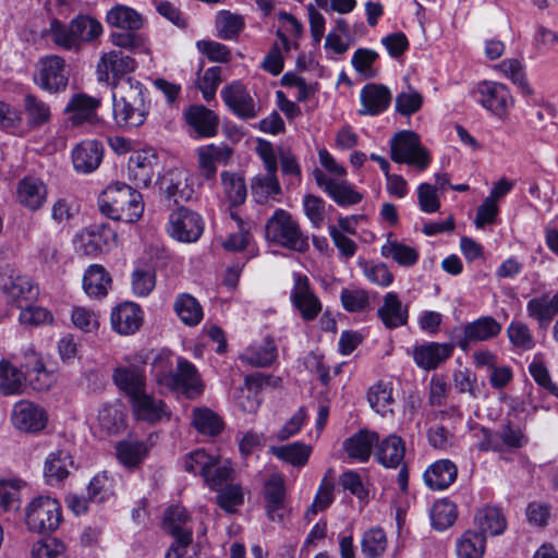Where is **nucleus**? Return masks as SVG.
Returning <instances> with one entry per match:
<instances>
[{"instance_id":"obj_8","label":"nucleus","mask_w":558,"mask_h":558,"mask_svg":"<svg viewBox=\"0 0 558 558\" xmlns=\"http://www.w3.org/2000/svg\"><path fill=\"white\" fill-rule=\"evenodd\" d=\"M502 327L492 316H482L473 322L454 327L450 332V339L463 352L470 350V345L476 342L487 341L497 337Z\"/></svg>"},{"instance_id":"obj_15","label":"nucleus","mask_w":558,"mask_h":558,"mask_svg":"<svg viewBox=\"0 0 558 558\" xmlns=\"http://www.w3.org/2000/svg\"><path fill=\"white\" fill-rule=\"evenodd\" d=\"M0 289L5 294L7 301L17 307H23V303L32 302L39 294L38 287L31 278L14 272L1 275Z\"/></svg>"},{"instance_id":"obj_59","label":"nucleus","mask_w":558,"mask_h":558,"mask_svg":"<svg viewBox=\"0 0 558 558\" xmlns=\"http://www.w3.org/2000/svg\"><path fill=\"white\" fill-rule=\"evenodd\" d=\"M497 69L513 84H515L523 94L531 95L533 92L525 78V71L522 62L518 59H506L501 61Z\"/></svg>"},{"instance_id":"obj_56","label":"nucleus","mask_w":558,"mask_h":558,"mask_svg":"<svg viewBox=\"0 0 558 558\" xmlns=\"http://www.w3.org/2000/svg\"><path fill=\"white\" fill-rule=\"evenodd\" d=\"M192 424L198 433L208 436L218 435L223 426L220 417L207 408L193 410Z\"/></svg>"},{"instance_id":"obj_1","label":"nucleus","mask_w":558,"mask_h":558,"mask_svg":"<svg viewBox=\"0 0 558 558\" xmlns=\"http://www.w3.org/2000/svg\"><path fill=\"white\" fill-rule=\"evenodd\" d=\"M113 119L118 126L138 128L148 114L144 85L133 77H122L112 86Z\"/></svg>"},{"instance_id":"obj_29","label":"nucleus","mask_w":558,"mask_h":558,"mask_svg":"<svg viewBox=\"0 0 558 558\" xmlns=\"http://www.w3.org/2000/svg\"><path fill=\"white\" fill-rule=\"evenodd\" d=\"M113 380L130 400L146 390V378L143 366H120L113 372Z\"/></svg>"},{"instance_id":"obj_22","label":"nucleus","mask_w":558,"mask_h":558,"mask_svg":"<svg viewBox=\"0 0 558 558\" xmlns=\"http://www.w3.org/2000/svg\"><path fill=\"white\" fill-rule=\"evenodd\" d=\"M456 348L454 342H426L413 348V360L417 367L424 371L436 369L448 360Z\"/></svg>"},{"instance_id":"obj_6","label":"nucleus","mask_w":558,"mask_h":558,"mask_svg":"<svg viewBox=\"0 0 558 558\" xmlns=\"http://www.w3.org/2000/svg\"><path fill=\"white\" fill-rule=\"evenodd\" d=\"M389 145L390 158L397 163H405L423 171L430 162L428 150L422 145L420 136L413 131L397 132L390 138Z\"/></svg>"},{"instance_id":"obj_46","label":"nucleus","mask_w":558,"mask_h":558,"mask_svg":"<svg viewBox=\"0 0 558 558\" xmlns=\"http://www.w3.org/2000/svg\"><path fill=\"white\" fill-rule=\"evenodd\" d=\"M25 387L24 374L7 360L0 361V391L3 395L22 393Z\"/></svg>"},{"instance_id":"obj_32","label":"nucleus","mask_w":558,"mask_h":558,"mask_svg":"<svg viewBox=\"0 0 558 558\" xmlns=\"http://www.w3.org/2000/svg\"><path fill=\"white\" fill-rule=\"evenodd\" d=\"M163 529L174 537V543L190 545L192 543V527L189 525V515L183 507H170L163 519Z\"/></svg>"},{"instance_id":"obj_14","label":"nucleus","mask_w":558,"mask_h":558,"mask_svg":"<svg viewBox=\"0 0 558 558\" xmlns=\"http://www.w3.org/2000/svg\"><path fill=\"white\" fill-rule=\"evenodd\" d=\"M263 496L265 510L269 520L282 522L288 514L286 506V482L280 473H272L264 484Z\"/></svg>"},{"instance_id":"obj_20","label":"nucleus","mask_w":558,"mask_h":558,"mask_svg":"<svg viewBox=\"0 0 558 558\" xmlns=\"http://www.w3.org/2000/svg\"><path fill=\"white\" fill-rule=\"evenodd\" d=\"M134 416L149 424L169 420L171 412L163 400L149 395L146 390L130 400Z\"/></svg>"},{"instance_id":"obj_13","label":"nucleus","mask_w":558,"mask_h":558,"mask_svg":"<svg viewBox=\"0 0 558 558\" xmlns=\"http://www.w3.org/2000/svg\"><path fill=\"white\" fill-rule=\"evenodd\" d=\"M117 233L109 225H92L77 235L78 251L87 256H97L116 246Z\"/></svg>"},{"instance_id":"obj_10","label":"nucleus","mask_w":558,"mask_h":558,"mask_svg":"<svg viewBox=\"0 0 558 558\" xmlns=\"http://www.w3.org/2000/svg\"><path fill=\"white\" fill-rule=\"evenodd\" d=\"M35 84L48 93H60L68 86L69 77L63 58L49 54L41 58L34 73Z\"/></svg>"},{"instance_id":"obj_50","label":"nucleus","mask_w":558,"mask_h":558,"mask_svg":"<svg viewBox=\"0 0 558 558\" xmlns=\"http://www.w3.org/2000/svg\"><path fill=\"white\" fill-rule=\"evenodd\" d=\"M486 537L481 532L466 531L457 543L459 558H483Z\"/></svg>"},{"instance_id":"obj_55","label":"nucleus","mask_w":558,"mask_h":558,"mask_svg":"<svg viewBox=\"0 0 558 558\" xmlns=\"http://www.w3.org/2000/svg\"><path fill=\"white\" fill-rule=\"evenodd\" d=\"M46 33L58 47L69 51H78L71 22L66 25L58 19H52Z\"/></svg>"},{"instance_id":"obj_39","label":"nucleus","mask_w":558,"mask_h":558,"mask_svg":"<svg viewBox=\"0 0 558 558\" xmlns=\"http://www.w3.org/2000/svg\"><path fill=\"white\" fill-rule=\"evenodd\" d=\"M475 525L483 535L492 536L502 534L507 527V521L501 509L494 506H486L478 509L474 517Z\"/></svg>"},{"instance_id":"obj_37","label":"nucleus","mask_w":558,"mask_h":558,"mask_svg":"<svg viewBox=\"0 0 558 558\" xmlns=\"http://www.w3.org/2000/svg\"><path fill=\"white\" fill-rule=\"evenodd\" d=\"M312 446L302 441H294L282 446H272L269 451L277 459L284 463L291 464L294 468H303L307 464Z\"/></svg>"},{"instance_id":"obj_43","label":"nucleus","mask_w":558,"mask_h":558,"mask_svg":"<svg viewBox=\"0 0 558 558\" xmlns=\"http://www.w3.org/2000/svg\"><path fill=\"white\" fill-rule=\"evenodd\" d=\"M333 471L329 469L322 478L314 500L305 512L306 520L311 521L314 515H316L319 511H324L333 502Z\"/></svg>"},{"instance_id":"obj_36","label":"nucleus","mask_w":558,"mask_h":558,"mask_svg":"<svg viewBox=\"0 0 558 558\" xmlns=\"http://www.w3.org/2000/svg\"><path fill=\"white\" fill-rule=\"evenodd\" d=\"M73 460L68 450L57 449L50 452L44 464V476L50 485L62 482L70 474L69 468Z\"/></svg>"},{"instance_id":"obj_44","label":"nucleus","mask_w":558,"mask_h":558,"mask_svg":"<svg viewBox=\"0 0 558 558\" xmlns=\"http://www.w3.org/2000/svg\"><path fill=\"white\" fill-rule=\"evenodd\" d=\"M110 284L111 277L100 265H90L83 277V288L86 294L92 298L107 295Z\"/></svg>"},{"instance_id":"obj_9","label":"nucleus","mask_w":558,"mask_h":558,"mask_svg":"<svg viewBox=\"0 0 558 558\" xmlns=\"http://www.w3.org/2000/svg\"><path fill=\"white\" fill-rule=\"evenodd\" d=\"M204 228L202 216L186 207H179L169 215L167 231L179 242H196L202 236Z\"/></svg>"},{"instance_id":"obj_57","label":"nucleus","mask_w":558,"mask_h":558,"mask_svg":"<svg viewBox=\"0 0 558 558\" xmlns=\"http://www.w3.org/2000/svg\"><path fill=\"white\" fill-rule=\"evenodd\" d=\"M223 192L232 205H241L246 198L244 179L235 172L222 171L220 174Z\"/></svg>"},{"instance_id":"obj_23","label":"nucleus","mask_w":558,"mask_h":558,"mask_svg":"<svg viewBox=\"0 0 558 558\" xmlns=\"http://www.w3.org/2000/svg\"><path fill=\"white\" fill-rule=\"evenodd\" d=\"M110 324L112 330L119 335H133L143 324V311L136 303L124 302L112 308Z\"/></svg>"},{"instance_id":"obj_21","label":"nucleus","mask_w":558,"mask_h":558,"mask_svg":"<svg viewBox=\"0 0 558 558\" xmlns=\"http://www.w3.org/2000/svg\"><path fill=\"white\" fill-rule=\"evenodd\" d=\"M101 105V100L86 94H75L68 101L64 113L72 126H80L83 123L97 122V110Z\"/></svg>"},{"instance_id":"obj_18","label":"nucleus","mask_w":558,"mask_h":558,"mask_svg":"<svg viewBox=\"0 0 558 558\" xmlns=\"http://www.w3.org/2000/svg\"><path fill=\"white\" fill-rule=\"evenodd\" d=\"M476 101L485 109L501 114L512 106L513 99L506 85L496 82H482L475 89Z\"/></svg>"},{"instance_id":"obj_48","label":"nucleus","mask_w":558,"mask_h":558,"mask_svg":"<svg viewBox=\"0 0 558 558\" xmlns=\"http://www.w3.org/2000/svg\"><path fill=\"white\" fill-rule=\"evenodd\" d=\"M381 255L404 267L413 266L418 260L416 248L390 239L381 246Z\"/></svg>"},{"instance_id":"obj_2","label":"nucleus","mask_w":558,"mask_h":558,"mask_svg":"<svg viewBox=\"0 0 558 558\" xmlns=\"http://www.w3.org/2000/svg\"><path fill=\"white\" fill-rule=\"evenodd\" d=\"M106 22L110 27L124 31L110 34V41L113 46L131 52H149L148 38L138 33L145 25V17L142 13L119 3L107 11Z\"/></svg>"},{"instance_id":"obj_12","label":"nucleus","mask_w":558,"mask_h":558,"mask_svg":"<svg viewBox=\"0 0 558 558\" xmlns=\"http://www.w3.org/2000/svg\"><path fill=\"white\" fill-rule=\"evenodd\" d=\"M220 96L227 108L239 119L251 120L258 116L259 106L247 90L246 86L239 81L226 85Z\"/></svg>"},{"instance_id":"obj_41","label":"nucleus","mask_w":558,"mask_h":558,"mask_svg":"<svg viewBox=\"0 0 558 558\" xmlns=\"http://www.w3.org/2000/svg\"><path fill=\"white\" fill-rule=\"evenodd\" d=\"M173 311L179 319L185 326H197L203 317L204 312L199 302L192 294L180 293L177 295L173 303Z\"/></svg>"},{"instance_id":"obj_45","label":"nucleus","mask_w":558,"mask_h":558,"mask_svg":"<svg viewBox=\"0 0 558 558\" xmlns=\"http://www.w3.org/2000/svg\"><path fill=\"white\" fill-rule=\"evenodd\" d=\"M251 191L254 199L259 204L281 194L277 171H265V173L254 177L251 182Z\"/></svg>"},{"instance_id":"obj_3","label":"nucleus","mask_w":558,"mask_h":558,"mask_svg":"<svg viewBox=\"0 0 558 558\" xmlns=\"http://www.w3.org/2000/svg\"><path fill=\"white\" fill-rule=\"evenodd\" d=\"M100 211L107 217L124 221H137L144 211L142 195L123 182L109 184L98 198Z\"/></svg>"},{"instance_id":"obj_5","label":"nucleus","mask_w":558,"mask_h":558,"mask_svg":"<svg viewBox=\"0 0 558 558\" xmlns=\"http://www.w3.org/2000/svg\"><path fill=\"white\" fill-rule=\"evenodd\" d=\"M267 241L284 248L304 253L308 250V238L301 230L298 221L284 209H277L265 226Z\"/></svg>"},{"instance_id":"obj_19","label":"nucleus","mask_w":558,"mask_h":558,"mask_svg":"<svg viewBox=\"0 0 558 558\" xmlns=\"http://www.w3.org/2000/svg\"><path fill=\"white\" fill-rule=\"evenodd\" d=\"M157 163L158 156L155 149L134 151L128 162L129 179L137 187H147L153 181Z\"/></svg>"},{"instance_id":"obj_27","label":"nucleus","mask_w":558,"mask_h":558,"mask_svg":"<svg viewBox=\"0 0 558 558\" xmlns=\"http://www.w3.org/2000/svg\"><path fill=\"white\" fill-rule=\"evenodd\" d=\"M377 315L387 329H396L408 324L409 305L403 304L396 292H388L384 295Z\"/></svg>"},{"instance_id":"obj_17","label":"nucleus","mask_w":558,"mask_h":558,"mask_svg":"<svg viewBox=\"0 0 558 558\" xmlns=\"http://www.w3.org/2000/svg\"><path fill=\"white\" fill-rule=\"evenodd\" d=\"M12 425L23 433H38L46 427L47 415L44 409L32 401L21 400L13 405Z\"/></svg>"},{"instance_id":"obj_60","label":"nucleus","mask_w":558,"mask_h":558,"mask_svg":"<svg viewBox=\"0 0 558 558\" xmlns=\"http://www.w3.org/2000/svg\"><path fill=\"white\" fill-rule=\"evenodd\" d=\"M433 526L442 531L451 526L457 519L456 505L448 500H440L434 504L430 510Z\"/></svg>"},{"instance_id":"obj_34","label":"nucleus","mask_w":558,"mask_h":558,"mask_svg":"<svg viewBox=\"0 0 558 558\" xmlns=\"http://www.w3.org/2000/svg\"><path fill=\"white\" fill-rule=\"evenodd\" d=\"M376 442L377 433L362 429L344 440L343 449L350 459L364 463L368 461Z\"/></svg>"},{"instance_id":"obj_40","label":"nucleus","mask_w":558,"mask_h":558,"mask_svg":"<svg viewBox=\"0 0 558 558\" xmlns=\"http://www.w3.org/2000/svg\"><path fill=\"white\" fill-rule=\"evenodd\" d=\"M148 452L146 442L128 438L121 440L116 446V454L119 462L128 469L138 466L145 459Z\"/></svg>"},{"instance_id":"obj_35","label":"nucleus","mask_w":558,"mask_h":558,"mask_svg":"<svg viewBox=\"0 0 558 558\" xmlns=\"http://www.w3.org/2000/svg\"><path fill=\"white\" fill-rule=\"evenodd\" d=\"M457 475V465L448 459H442L426 469L424 482L430 489L441 490L449 487L456 481Z\"/></svg>"},{"instance_id":"obj_62","label":"nucleus","mask_w":558,"mask_h":558,"mask_svg":"<svg viewBox=\"0 0 558 558\" xmlns=\"http://www.w3.org/2000/svg\"><path fill=\"white\" fill-rule=\"evenodd\" d=\"M257 383L252 376L245 377L244 385L235 395V403L240 410L246 413H254L259 408L260 401L256 390Z\"/></svg>"},{"instance_id":"obj_49","label":"nucleus","mask_w":558,"mask_h":558,"mask_svg":"<svg viewBox=\"0 0 558 558\" xmlns=\"http://www.w3.org/2000/svg\"><path fill=\"white\" fill-rule=\"evenodd\" d=\"M160 191L174 203L190 198L191 191H186L185 178L178 171L167 172L159 181Z\"/></svg>"},{"instance_id":"obj_25","label":"nucleus","mask_w":558,"mask_h":558,"mask_svg":"<svg viewBox=\"0 0 558 558\" xmlns=\"http://www.w3.org/2000/svg\"><path fill=\"white\" fill-rule=\"evenodd\" d=\"M360 116L375 117L385 112L391 102V93L385 85L369 83L360 93Z\"/></svg>"},{"instance_id":"obj_64","label":"nucleus","mask_w":558,"mask_h":558,"mask_svg":"<svg viewBox=\"0 0 558 558\" xmlns=\"http://www.w3.org/2000/svg\"><path fill=\"white\" fill-rule=\"evenodd\" d=\"M526 312L530 318L537 322L539 328H547L555 317L547 295L531 299L526 304Z\"/></svg>"},{"instance_id":"obj_4","label":"nucleus","mask_w":558,"mask_h":558,"mask_svg":"<svg viewBox=\"0 0 558 558\" xmlns=\"http://www.w3.org/2000/svg\"><path fill=\"white\" fill-rule=\"evenodd\" d=\"M154 375L158 385L171 391H181L190 399L201 396L204 391V385L195 365L182 357L178 360L175 372L169 368L167 361L162 359L156 361Z\"/></svg>"},{"instance_id":"obj_16","label":"nucleus","mask_w":558,"mask_h":558,"mask_svg":"<svg viewBox=\"0 0 558 558\" xmlns=\"http://www.w3.org/2000/svg\"><path fill=\"white\" fill-rule=\"evenodd\" d=\"M313 177L316 184L339 206H352L359 204L363 198V195L354 190V187L343 178H330L320 169H315L313 171Z\"/></svg>"},{"instance_id":"obj_38","label":"nucleus","mask_w":558,"mask_h":558,"mask_svg":"<svg viewBox=\"0 0 558 558\" xmlns=\"http://www.w3.org/2000/svg\"><path fill=\"white\" fill-rule=\"evenodd\" d=\"M70 22L78 50L84 44L96 41L104 33L102 24L96 17L88 14H78Z\"/></svg>"},{"instance_id":"obj_63","label":"nucleus","mask_w":558,"mask_h":558,"mask_svg":"<svg viewBox=\"0 0 558 558\" xmlns=\"http://www.w3.org/2000/svg\"><path fill=\"white\" fill-rule=\"evenodd\" d=\"M507 336L510 343L522 351L532 350L535 345L533 335L523 322L512 320L507 327Z\"/></svg>"},{"instance_id":"obj_31","label":"nucleus","mask_w":558,"mask_h":558,"mask_svg":"<svg viewBox=\"0 0 558 558\" xmlns=\"http://www.w3.org/2000/svg\"><path fill=\"white\" fill-rule=\"evenodd\" d=\"M186 122L201 137H213L217 134L219 118L203 105H192L185 112Z\"/></svg>"},{"instance_id":"obj_58","label":"nucleus","mask_w":558,"mask_h":558,"mask_svg":"<svg viewBox=\"0 0 558 558\" xmlns=\"http://www.w3.org/2000/svg\"><path fill=\"white\" fill-rule=\"evenodd\" d=\"M243 27V17L228 11H221L216 19V29L221 39L230 40L236 38Z\"/></svg>"},{"instance_id":"obj_52","label":"nucleus","mask_w":558,"mask_h":558,"mask_svg":"<svg viewBox=\"0 0 558 558\" xmlns=\"http://www.w3.org/2000/svg\"><path fill=\"white\" fill-rule=\"evenodd\" d=\"M25 483L17 478L0 480V508L15 512L21 508V489Z\"/></svg>"},{"instance_id":"obj_26","label":"nucleus","mask_w":558,"mask_h":558,"mask_svg":"<svg viewBox=\"0 0 558 558\" xmlns=\"http://www.w3.org/2000/svg\"><path fill=\"white\" fill-rule=\"evenodd\" d=\"M291 300L305 320L314 319L322 311L320 301L310 290L308 279L304 276L295 275Z\"/></svg>"},{"instance_id":"obj_33","label":"nucleus","mask_w":558,"mask_h":558,"mask_svg":"<svg viewBox=\"0 0 558 558\" xmlns=\"http://www.w3.org/2000/svg\"><path fill=\"white\" fill-rule=\"evenodd\" d=\"M16 196L22 206L29 210H37L46 202L47 187L41 180L26 177L19 182Z\"/></svg>"},{"instance_id":"obj_11","label":"nucleus","mask_w":558,"mask_h":558,"mask_svg":"<svg viewBox=\"0 0 558 558\" xmlns=\"http://www.w3.org/2000/svg\"><path fill=\"white\" fill-rule=\"evenodd\" d=\"M195 155L199 175L206 181H214L217 175L218 166L231 163L234 150L230 145L220 142L197 147Z\"/></svg>"},{"instance_id":"obj_61","label":"nucleus","mask_w":558,"mask_h":558,"mask_svg":"<svg viewBox=\"0 0 558 558\" xmlns=\"http://www.w3.org/2000/svg\"><path fill=\"white\" fill-rule=\"evenodd\" d=\"M371 407L381 416L392 413L391 404L393 402L391 388L385 384H376L368 390L367 396Z\"/></svg>"},{"instance_id":"obj_28","label":"nucleus","mask_w":558,"mask_h":558,"mask_svg":"<svg viewBox=\"0 0 558 558\" xmlns=\"http://www.w3.org/2000/svg\"><path fill=\"white\" fill-rule=\"evenodd\" d=\"M104 156V147L98 141H83L72 150L74 169L81 173L95 171Z\"/></svg>"},{"instance_id":"obj_7","label":"nucleus","mask_w":558,"mask_h":558,"mask_svg":"<svg viewBox=\"0 0 558 558\" xmlns=\"http://www.w3.org/2000/svg\"><path fill=\"white\" fill-rule=\"evenodd\" d=\"M61 521V505L50 496H38L25 508V523L32 532L52 533L59 527Z\"/></svg>"},{"instance_id":"obj_24","label":"nucleus","mask_w":558,"mask_h":558,"mask_svg":"<svg viewBox=\"0 0 558 558\" xmlns=\"http://www.w3.org/2000/svg\"><path fill=\"white\" fill-rule=\"evenodd\" d=\"M136 62L133 58L124 56L120 51L111 50L101 54L97 63L99 81L109 82L110 75L116 78L125 77L124 74L134 71Z\"/></svg>"},{"instance_id":"obj_53","label":"nucleus","mask_w":558,"mask_h":558,"mask_svg":"<svg viewBox=\"0 0 558 558\" xmlns=\"http://www.w3.org/2000/svg\"><path fill=\"white\" fill-rule=\"evenodd\" d=\"M156 287V271L149 266H138L131 274V289L135 296H148Z\"/></svg>"},{"instance_id":"obj_42","label":"nucleus","mask_w":558,"mask_h":558,"mask_svg":"<svg viewBox=\"0 0 558 558\" xmlns=\"http://www.w3.org/2000/svg\"><path fill=\"white\" fill-rule=\"evenodd\" d=\"M240 359L248 365L266 367L277 359V347L272 339L266 338L263 342L248 347Z\"/></svg>"},{"instance_id":"obj_51","label":"nucleus","mask_w":558,"mask_h":558,"mask_svg":"<svg viewBox=\"0 0 558 558\" xmlns=\"http://www.w3.org/2000/svg\"><path fill=\"white\" fill-rule=\"evenodd\" d=\"M387 535L381 527H371L361 539V550L365 558H379L387 549Z\"/></svg>"},{"instance_id":"obj_30","label":"nucleus","mask_w":558,"mask_h":558,"mask_svg":"<svg viewBox=\"0 0 558 558\" xmlns=\"http://www.w3.org/2000/svg\"><path fill=\"white\" fill-rule=\"evenodd\" d=\"M375 446V458L383 466L398 469L404 462L405 444L400 436L389 435Z\"/></svg>"},{"instance_id":"obj_47","label":"nucleus","mask_w":558,"mask_h":558,"mask_svg":"<svg viewBox=\"0 0 558 558\" xmlns=\"http://www.w3.org/2000/svg\"><path fill=\"white\" fill-rule=\"evenodd\" d=\"M98 426L108 435H116L125 428V418L120 404H106L99 409Z\"/></svg>"},{"instance_id":"obj_54","label":"nucleus","mask_w":558,"mask_h":558,"mask_svg":"<svg viewBox=\"0 0 558 558\" xmlns=\"http://www.w3.org/2000/svg\"><path fill=\"white\" fill-rule=\"evenodd\" d=\"M24 110L27 123L32 128L44 125L51 117L49 105L32 94H27L24 97Z\"/></svg>"}]
</instances>
